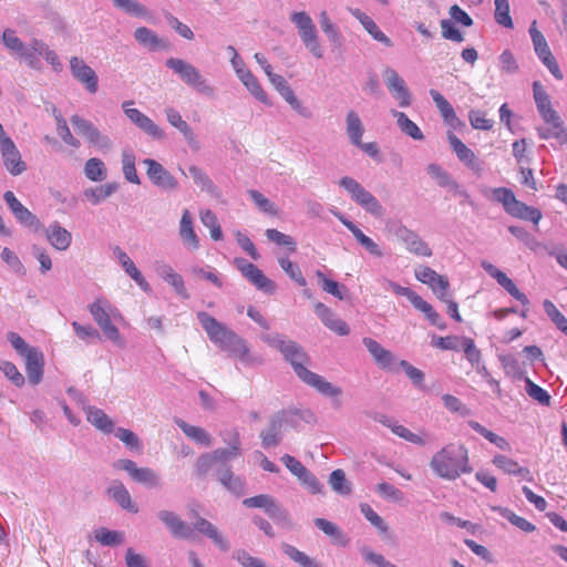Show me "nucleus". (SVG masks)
I'll list each match as a JSON object with an SVG mask.
<instances>
[{
  "instance_id": "55",
  "label": "nucleus",
  "mask_w": 567,
  "mask_h": 567,
  "mask_svg": "<svg viewBox=\"0 0 567 567\" xmlns=\"http://www.w3.org/2000/svg\"><path fill=\"white\" fill-rule=\"evenodd\" d=\"M35 42H43L39 39H32L31 42L27 45H24L23 51H20L18 54L23 61L27 63L28 66L34 70H40L42 68L41 61L39 59L38 51L34 50Z\"/></svg>"
},
{
  "instance_id": "22",
  "label": "nucleus",
  "mask_w": 567,
  "mask_h": 567,
  "mask_svg": "<svg viewBox=\"0 0 567 567\" xmlns=\"http://www.w3.org/2000/svg\"><path fill=\"white\" fill-rule=\"evenodd\" d=\"M287 414V411H280L270 417L268 427L260 433L261 444L265 449L275 447L281 442Z\"/></svg>"
},
{
  "instance_id": "61",
  "label": "nucleus",
  "mask_w": 567,
  "mask_h": 567,
  "mask_svg": "<svg viewBox=\"0 0 567 567\" xmlns=\"http://www.w3.org/2000/svg\"><path fill=\"white\" fill-rule=\"evenodd\" d=\"M114 434L131 451L140 452L142 450L141 440L133 431L124 427H117L116 430L114 429Z\"/></svg>"
},
{
  "instance_id": "52",
  "label": "nucleus",
  "mask_w": 567,
  "mask_h": 567,
  "mask_svg": "<svg viewBox=\"0 0 567 567\" xmlns=\"http://www.w3.org/2000/svg\"><path fill=\"white\" fill-rule=\"evenodd\" d=\"M544 310L556 328L567 336V318L548 299L543 302Z\"/></svg>"
},
{
  "instance_id": "64",
  "label": "nucleus",
  "mask_w": 567,
  "mask_h": 567,
  "mask_svg": "<svg viewBox=\"0 0 567 567\" xmlns=\"http://www.w3.org/2000/svg\"><path fill=\"white\" fill-rule=\"evenodd\" d=\"M233 558L237 560L243 567H267L262 559L251 556L245 549L234 550Z\"/></svg>"
},
{
  "instance_id": "62",
  "label": "nucleus",
  "mask_w": 567,
  "mask_h": 567,
  "mask_svg": "<svg viewBox=\"0 0 567 567\" xmlns=\"http://www.w3.org/2000/svg\"><path fill=\"white\" fill-rule=\"evenodd\" d=\"M353 237L371 256L377 258H382L384 256V251L380 245L367 236L361 229L354 233Z\"/></svg>"
},
{
  "instance_id": "30",
  "label": "nucleus",
  "mask_w": 567,
  "mask_h": 567,
  "mask_svg": "<svg viewBox=\"0 0 567 567\" xmlns=\"http://www.w3.org/2000/svg\"><path fill=\"white\" fill-rule=\"evenodd\" d=\"M83 411L86 414L87 422L91 423L96 430L104 434L114 432L115 424L113 420L102 409L92 405H85L83 406Z\"/></svg>"
},
{
  "instance_id": "20",
  "label": "nucleus",
  "mask_w": 567,
  "mask_h": 567,
  "mask_svg": "<svg viewBox=\"0 0 567 567\" xmlns=\"http://www.w3.org/2000/svg\"><path fill=\"white\" fill-rule=\"evenodd\" d=\"M3 199L14 218L23 226L33 228L35 231L43 228L38 217L32 214L21 202L16 197L14 193L7 190L3 194Z\"/></svg>"
},
{
  "instance_id": "9",
  "label": "nucleus",
  "mask_w": 567,
  "mask_h": 567,
  "mask_svg": "<svg viewBox=\"0 0 567 567\" xmlns=\"http://www.w3.org/2000/svg\"><path fill=\"white\" fill-rule=\"evenodd\" d=\"M290 21L296 25L298 34L309 52L315 58L321 59L323 56V49L319 42L318 31L311 17L305 11L293 12L290 16Z\"/></svg>"
},
{
  "instance_id": "14",
  "label": "nucleus",
  "mask_w": 567,
  "mask_h": 567,
  "mask_svg": "<svg viewBox=\"0 0 567 567\" xmlns=\"http://www.w3.org/2000/svg\"><path fill=\"white\" fill-rule=\"evenodd\" d=\"M115 470L125 471L135 482L145 485L148 488L161 486L158 474L150 467H138L137 464L128 458H120L113 463Z\"/></svg>"
},
{
  "instance_id": "59",
  "label": "nucleus",
  "mask_w": 567,
  "mask_h": 567,
  "mask_svg": "<svg viewBox=\"0 0 567 567\" xmlns=\"http://www.w3.org/2000/svg\"><path fill=\"white\" fill-rule=\"evenodd\" d=\"M316 276L323 291L337 297L340 300L344 298L342 293V290H346L344 286L340 285L339 282L332 279L327 278L321 270H317Z\"/></svg>"
},
{
  "instance_id": "54",
  "label": "nucleus",
  "mask_w": 567,
  "mask_h": 567,
  "mask_svg": "<svg viewBox=\"0 0 567 567\" xmlns=\"http://www.w3.org/2000/svg\"><path fill=\"white\" fill-rule=\"evenodd\" d=\"M266 514L277 524L284 527H291L290 515L276 499L270 504Z\"/></svg>"
},
{
  "instance_id": "13",
  "label": "nucleus",
  "mask_w": 567,
  "mask_h": 567,
  "mask_svg": "<svg viewBox=\"0 0 567 567\" xmlns=\"http://www.w3.org/2000/svg\"><path fill=\"white\" fill-rule=\"evenodd\" d=\"M220 350L227 352L230 357L239 359L245 364L260 363L261 359L249 353L246 341L235 331L229 329L226 336L215 343Z\"/></svg>"
},
{
  "instance_id": "63",
  "label": "nucleus",
  "mask_w": 567,
  "mask_h": 567,
  "mask_svg": "<svg viewBox=\"0 0 567 567\" xmlns=\"http://www.w3.org/2000/svg\"><path fill=\"white\" fill-rule=\"evenodd\" d=\"M278 262L287 276L290 277V279L295 280L301 287L307 285V281L297 264L285 257H279Z\"/></svg>"
},
{
  "instance_id": "24",
  "label": "nucleus",
  "mask_w": 567,
  "mask_h": 567,
  "mask_svg": "<svg viewBox=\"0 0 567 567\" xmlns=\"http://www.w3.org/2000/svg\"><path fill=\"white\" fill-rule=\"evenodd\" d=\"M315 312L322 323L339 336H347L350 332L349 326L340 319L330 308L322 302L315 305Z\"/></svg>"
},
{
  "instance_id": "37",
  "label": "nucleus",
  "mask_w": 567,
  "mask_h": 567,
  "mask_svg": "<svg viewBox=\"0 0 567 567\" xmlns=\"http://www.w3.org/2000/svg\"><path fill=\"white\" fill-rule=\"evenodd\" d=\"M378 421L380 423H382L383 425L390 427L391 431L395 435H398L399 437H401L410 443L416 444L419 446H424L427 443L426 439H424L423 436H421L419 434L411 432L408 427L399 424L396 421H394L388 416L383 415Z\"/></svg>"
},
{
  "instance_id": "35",
  "label": "nucleus",
  "mask_w": 567,
  "mask_h": 567,
  "mask_svg": "<svg viewBox=\"0 0 567 567\" xmlns=\"http://www.w3.org/2000/svg\"><path fill=\"white\" fill-rule=\"evenodd\" d=\"M230 446L225 449H216L213 451L216 464L218 468L229 467L228 462L241 455L239 434L234 432Z\"/></svg>"
},
{
  "instance_id": "27",
  "label": "nucleus",
  "mask_w": 567,
  "mask_h": 567,
  "mask_svg": "<svg viewBox=\"0 0 567 567\" xmlns=\"http://www.w3.org/2000/svg\"><path fill=\"white\" fill-rule=\"evenodd\" d=\"M196 317L202 326V328L207 333L209 340L215 344L218 340H221L226 332L229 331V328L224 324L223 322H219L217 319L212 317L206 311H198L196 313Z\"/></svg>"
},
{
  "instance_id": "40",
  "label": "nucleus",
  "mask_w": 567,
  "mask_h": 567,
  "mask_svg": "<svg viewBox=\"0 0 567 567\" xmlns=\"http://www.w3.org/2000/svg\"><path fill=\"white\" fill-rule=\"evenodd\" d=\"M391 114L396 118V124L403 134L415 141H422L424 138L420 127L413 121H411L405 113L391 110Z\"/></svg>"
},
{
  "instance_id": "58",
  "label": "nucleus",
  "mask_w": 567,
  "mask_h": 567,
  "mask_svg": "<svg viewBox=\"0 0 567 567\" xmlns=\"http://www.w3.org/2000/svg\"><path fill=\"white\" fill-rule=\"evenodd\" d=\"M499 286H502L513 298L518 300L520 303L527 306L529 305V300L526 297L525 293L520 292L519 289L516 287L514 281L506 276L505 272H502L497 278L495 279Z\"/></svg>"
},
{
  "instance_id": "51",
  "label": "nucleus",
  "mask_w": 567,
  "mask_h": 567,
  "mask_svg": "<svg viewBox=\"0 0 567 567\" xmlns=\"http://www.w3.org/2000/svg\"><path fill=\"white\" fill-rule=\"evenodd\" d=\"M493 511L497 512L502 517L506 518L508 522H511L514 526L518 527L519 529L530 533L535 530V526L529 523L524 517H520L516 515L514 512H512L508 508L505 507H493Z\"/></svg>"
},
{
  "instance_id": "44",
  "label": "nucleus",
  "mask_w": 567,
  "mask_h": 567,
  "mask_svg": "<svg viewBox=\"0 0 567 567\" xmlns=\"http://www.w3.org/2000/svg\"><path fill=\"white\" fill-rule=\"evenodd\" d=\"M282 553L289 557L292 561L298 564L300 567H321L317 560L308 556L306 553L301 551L293 545L288 543H282L280 546Z\"/></svg>"
},
{
  "instance_id": "56",
  "label": "nucleus",
  "mask_w": 567,
  "mask_h": 567,
  "mask_svg": "<svg viewBox=\"0 0 567 567\" xmlns=\"http://www.w3.org/2000/svg\"><path fill=\"white\" fill-rule=\"evenodd\" d=\"M72 328L76 337L86 343H92L96 340H101V334L99 330L95 329L92 324H81L78 321H73Z\"/></svg>"
},
{
  "instance_id": "2",
  "label": "nucleus",
  "mask_w": 567,
  "mask_h": 567,
  "mask_svg": "<svg viewBox=\"0 0 567 567\" xmlns=\"http://www.w3.org/2000/svg\"><path fill=\"white\" fill-rule=\"evenodd\" d=\"M430 467L440 478L455 481L463 474L472 473L468 450L461 443H449L431 458Z\"/></svg>"
},
{
  "instance_id": "38",
  "label": "nucleus",
  "mask_w": 567,
  "mask_h": 567,
  "mask_svg": "<svg viewBox=\"0 0 567 567\" xmlns=\"http://www.w3.org/2000/svg\"><path fill=\"white\" fill-rule=\"evenodd\" d=\"M313 523L316 527L331 538L333 544L342 547H346L349 544L348 536L337 524L324 518H316Z\"/></svg>"
},
{
  "instance_id": "5",
  "label": "nucleus",
  "mask_w": 567,
  "mask_h": 567,
  "mask_svg": "<svg viewBox=\"0 0 567 567\" xmlns=\"http://www.w3.org/2000/svg\"><path fill=\"white\" fill-rule=\"evenodd\" d=\"M87 310L106 339L121 348L125 346L124 338L113 323V320L122 319V315L116 307L106 298L101 297L91 302Z\"/></svg>"
},
{
  "instance_id": "57",
  "label": "nucleus",
  "mask_w": 567,
  "mask_h": 567,
  "mask_svg": "<svg viewBox=\"0 0 567 567\" xmlns=\"http://www.w3.org/2000/svg\"><path fill=\"white\" fill-rule=\"evenodd\" d=\"M114 7L133 17H146L147 9L137 0H113Z\"/></svg>"
},
{
  "instance_id": "7",
  "label": "nucleus",
  "mask_w": 567,
  "mask_h": 567,
  "mask_svg": "<svg viewBox=\"0 0 567 567\" xmlns=\"http://www.w3.org/2000/svg\"><path fill=\"white\" fill-rule=\"evenodd\" d=\"M493 198L503 205L504 210L518 219L532 221L535 226L543 218L542 212L518 200L512 189L497 187L492 189Z\"/></svg>"
},
{
  "instance_id": "33",
  "label": "nucleus",
  "mask_w": 567,
  "mask_h": 567,
  "mask_svg": "<svg viewBox=\"0 0 567 567\" xmlns=\"http://www.w3.org/2000/svg\"><path fill=\"white\" fill-rule=\"evenodd\" d=\"M362 342L380 368L392 369L395 359L389 350L384 349L377 340L372 338H363Z\"/></svg>"
},
{
  "instance_id": "60",
  "label": "nucleus",
  "mask_w": 567,
  "mask_h": 567,
  "mask_svg": "<svg viewBox=\"0 0 567 567\" xmlns=\"http://www.w3.org/2000/svg\"><path fill=\"white\" fill-rule=\"evenodd\" d=\"M331 488L340 495H349L351 487L342 470H334L329 477Z\"/></svg>"
},
{
  "instance_id": "8",
  "label": "nucleus",
  "mask_w": 567,
  "mask_h": 567,
  "mask_svg": "<svg viewBox=\"0 0 567 567\" xmlns=\"http://www.w3.org/2000/svg\"><path fill=\"white\" fill-rule=\"evenodd\" d=\"M339 186L342 187L349 194L350 198L368 214L377 218L383 216L384 208L379 199L353 177H342L339 181Z\"/></svg>"
},
{
  "instance_id": "43",
  "label": "nucleus",
  "mask_w": 567,
  "mask_h": 567,
  "mask_svg": "<svg viewBox=\"0 0 567 567\" xmlns=\"http://www.w3.org/2000/svg\"><path fill=\"white\" fill-rule=\"evenodd\" d=\"M218 481L231 493L241 495L244 493L245 483L244 481L235 476L230 471V467L217 468Z\"/></svg>"
},
{
  "instance_id": "25",
  "label": "nucleus",
  "mask_w": 567,
  "mask_h": 567,
  "mask_svg": "<svg viewBox=\"0 0 567 567\" xmlns=\"http://www.w3.org/2000/svg\"><path fill=\"white\" fill-rule=\"evenodd\" d=\"M113 254L118 260L123 270L136 282V285L145 292L151 291V286L137 269L130 256L118 246H115Z\"/></svg>"
},
{
  "instance_id": "21",
  "label": "nucleus",
  "mask_w": 567,
  "mask_h": 567,
  "mask_svg": "<svg viewBox=\"0 0 567 567\" xmlns=\"http://www.w3.org/2000/svg\"><path fill=\"white\" fill-rule=\"evenodd\" d=\"M384 83L392 94V96L399 102L401 107H408L411 105V94L405 85L404 80L399 75V73L391 69L386 68L383 71Z\"/></svg>"
},
{
  "instance_id": "29",
  "label": "nucleus",
  "mask_w": 567,
  "mask_h": 567,
  "mask_svg": "<svg viewBox=\"0 0 567 567\" xmlns=\"http://www.w3.org/2000/svg\"><path fill=\"white\" fill-rule=\"evenodd\" d=\"M45 238L56 250H66L72 243L71 233L63 228L58 221H54L45 228Z\"/></svg>"
},
{
  "instance_id": "49",
  "label": "nucleus",
  "mask_w": 567,
  "mask_h": 567,
  "mask_svg": "<svg viewBox=\"0 0 567 567\" xmlns=\"http://www.w3.org/2000/svg\"><path fill=\"white\" fill-rule=\"evenodd\" d=\"M94 538L104 546H118L124 542V533L100 527L94 530Z\"/></svg>"
},
{
  "instance_id": "42",
  "label": "nucleus",
  "mask_w": 567,
  "mask_h": 567,
  "mask_svg": "<svg viewBox=\"0 0 567 567\" xmlns=\"http://www.w3.org/2000/svg\"><path fill=\"white\" fill-rule=\"evenodd\" d=\"M493 464L499 470L504 471L509 475H519L525 478H529V470L527 467H522L519 464L505 455L498 454L493 458Z\"/></svg>"
},
{
  "instance_id": "17",
  "label": "nucleus",
  "mask_w": 567,
  "mask_h": 567,
  "mask_svg": "<svg viewBox=\"0 0 567 567\" xmlns=\"http://www.w3.org/2000/svg\"><path fill=\"white\" fill-rule=\"evenodd\" d=\"M234 264L241 275L251 282L257 289L265 292H274L275 284L254 264L247 261L244 258H235Z\"/></svg>"
},
{
  "instance_id": "28",
  "label": "nucleus",
  "mask_w": 567,
  "mask_h": 567,
  "mask_svg": "<svg viewBox=\"0 0 567 567\" xmlns=\"http://www.w3.org/2000/svg\"><path fill=\"white\" fill-rule=\"evenodd\" d=\"M155 272L164 281L171 285L177 295L184 298L188 297L185 289L183 277L179 274H177L169 264L164 261L156 262Z\"/></svg>"
},
{
  "instance_id": "19",
  "label": "nucleus",
  "mask_w": 567,
  "mask_h": 567,
  "mask_svg": "<svg viewBox=\"0 0 567 567\" xmlns=\"http://www.w3.org/2000/svg\"><path fill=\"white\" fill-rule=\"evenodd\" d=\"M146 166V175L150 181L163 190H175L178 187L177 179L157 161L145 158L142 162Z\"/></svg>"
},
{
  "instance_id": "10",
  "label": "nucleus",
  "mask_w": 567,
  "mask_h": 567,
  "mask_svg": "<svg viewBox=\"0 0 567 567\" xmlns=\"http://www.w3.org/2000/svg\"><path fill=\"white\" fill-rule=\"evenodd\" d=\"M391 231L408 252L419 257H431L433 255L430 245L416 231L410 229L402 223L394 224Z\"/></svg>"
},
{
  "instance_id": "36",
  "label": "nucleus",
  "mask_w": 567,
  "mask_h": 567,
  "mask_svg": "<svg viewBox=\"0 0 567 567\" xmlns=\"http://www.w3.org/2000/svg\"><path fill=\"white\" fill-rule=\"evenodd\" d=\"M430 95L435 103V106L437 107L443 121L452 127L460 125L461 121L456 116V113L451 103L434 89L430 90Z\"/></svg>"
},
{
  "instance_id": "1",
  "label": "nucleus",
  "mask_w": 567,
  "mask_h": 567,
  "mask_svg": "<svg viewBox=\"0 0 567 567\" xmlns=\"http://www.w3.org/2000/svg\"><path fill=\"white\" fill-rule=\"evenodd\" d=\"M261 340L281 352L285 360L290 363L293 372L303 383L329 398H339L342 394L341 388L307 369V365L310 364V358L299 343L279 333L265 334Z\"/></svg>"
},
{
  "instance_id": "53",
  "label": "nucleus",
  "mask_w": 567,
  "mask_h": 567,
  "mask_svg": "<svg viewBox=\"0 0 567 567\" xmlns=\"http://www.w3.org/2000/svg\"><path fill=\"white\" fill-rule=\"evenodd\" d=\"M495 3V12L494 18L495 21L504 27L512 29L514 27L512 17L509 14V2L508 0H494Z\"/></svg>"
},
{
  "instance_id": "32",
  "label": "nucleus",
  "mask_w": 567,
  "mask_h": 567,
  "mask_svg": "<svg viewBox=\"0 0 567 567\" xmlns=\"http://www.w3.org/2000/svg\"><path fill=\"white\" fill-rule=\"evenodd\" d=\"M179 237L185 247L196 250L199 247V238L194 230L193 217L188 209H184L179 220Z\"/></svg>"
},
{
  "instance_id": "48",
  "label": "nucleus",
  "mask_w": 567,
  "mask_h": 567,
  "mask_svg": "<svg viewBox=\"0 0 567 567\" xmlns=\"http://www.w3.org/2000/svg\"><path fill=\"white\" fill-rule=\"evenodd\" d=\"M122 171L127 182L136 185L141 184V179L135 168V155L130 148L122 151Z\"/></svg>"
},
{
  "instance_id": "34",
  "label": "nucleus",
  "mask_w": 567,
  "mask_h": 567,
  "mask_svg": "<svg viewBox=\"0 0 567 567\" xmlns=\"http://www.w3.org/2000/svg\"><path fill=\"white\" fill-rule=\"evenodd\" d=\"M107 495L123 509L134 514L138 512V507L132 501V497L123 483L114 481L107 488Z\"/></svg>"
},
{
  "instance_id": "6",
  "label": "nucleus",
  "mask_w": 567,
  "mask_h": 567,
  "mask_svg": "<svg viewBox=\"0 0 567 567\" xmlns=\"http://www.w3.org/2000/svg\"><path fill=\"white\" fill-rule=\"evenodd\" d=\"M165 64L175 74H177L186 85L194 89L197 93L208 97H213L215 95V87L192 63L183 59L169 58L166 60Z\"/></svg>"
},
{
  "instance_id": "31",
  "label": "nucleus",
  "mask_w": 567,
  "mask_h": 567,
  "mask_svg": "<svg viewBox=\"0 0 567 567\" xmlns=\"http://www.w3.org/2000/svg\"><path fill=\"white\" fill-rule=\"evenodd\" d=\"M351 14L360 21L364 30L378 42L383 45L391 48L393 47V42L391 39L383 33L374 20L369 17L367 13L362 12L360 9H351Z\"/></svg>"
},
{
  "instance_id": "39",
  "label": "nucleus",
  "mask_w": 567,
  "mask_h": 567,
  "mask_svg": "<svg viewBox=\"0 0 567 567\" xmlns=\"http://www.w3.org/2000/svg\"><path fill=\"white\" fill-rule=\"evenodd\" d=\"M176 425L183 431V433L194 442L204 445L206 447L213 444V439L210 434L203 427L190 425L185 421L177 419L175 421Z\"/></svg>"
},
{
  "instance_id": "41",
  "label": "nucleus",
  "mask_w": 567,
  "mask_h": 567,
  "mask_svg": "<svg viewBox=\"0 0 567 567\" xmlns=\"http://www.w3.org/2000/svg\"><path fill=\"white\" fill-rule=\"evenodd\" d=\"M346 132L353 145H360L364 127L360 116L354 111H349L346 117Z\"/></svg>"
},
{
  "instance_id": "3",
  "label": "nucleus",
  "mask_w": 567,
  "mask_h": 567,
  "mask_svg": "<svg viewBox=\"0 0 567 567\" xmlns=\"http://www.w3.org/2000/svg\"><path fill=\"white\" fill-rule=\"evenodd\" d=\"M156 515L175 538L192 539L194 538L195 529L212 539L220 550L228 551L230 548L229 542L220 534L217 527L205 518H198L194 524V528H192L173 511L161 509Z\"/></svg>"
},
{
  "instance_id": "50",
  "label": "nucleus",
  "mask_w": 567,
  "mask_h": 567,
  "mask_svg": "<svg viewBox=\"0 0 567 567\" xmlns=\"http://www.w3.org/2000/svg\"><path fill=\"white\" fill-rule=\"evenodd\" d=\"M84 174L92 182H102L106 178V167L103 161L92 157L84 165Z\"/></svg>"
},
{
  "instance_id": "15",
  "label": "nucleus",
  "mask_w": 567,
  "mask_h": 567,
  "mask_svg": "<svg viewBox=\"0 0 567 567\" xmlns=\"http://www.w3.org/2000/svg\"><path fill=\"white\" fill-rule=\"evenodd\" d=\"M70 122L75 132L82 135L91 145L99 150H109L112 146L109 136L102 134L91 121L74 114Z\"/></svg>"
},
{
  "instance_id": "47",
  "label": "nucleus",
  "mask_w": 567,
  "mask_h": 567,
  "mask_svg": "<svg viewBox=\"0 0 567 567\" xmlns=\"http://www.w3.org/2000/svg\"><path fill=\"white\" fill-rule=\"evenodd\" d=\"M319 23L321 27V30L327 35L328 40L333 45H341L342 42V35L340 33L339 28L331 21L328 12L326 10L321 11L319 14Z\"/></svg>"
},
{
  "instance_id": "18",
  "label": "nucleus",
  "mask_w": 567,
  "mask_h": 567,
  "mask_svg": "<svg viewBox=\"0 0 567 567\" xmlns=\"http://www.w3.org/2000/svg\"><path fill=\"white\" fill-rule=\"evenodd\" d=\"M70 71L72 76L81 83L84 89L94 94L99 90V78L96 72L87 65L83 59L72 56L70 59Z\"/></svg>"
},
{
  "instance_id": "16",
  "label": "nucleus",
  "mask_w": 567,
  "mask_h": 567,
  "mask_svg": "<svg viewBox=\"0 0 567 567\" xmlns=\"http://www.w3.org/2000/svg\"><path fill=\"white\" fill-rule=\"evenodd\" d=\"M133 104V101H124L122 103V110L126 117L152 138L163 140L165 137L163 130L146 114L137 109L131 107Z\"/></svg>"
},
{
  "instance_id": "26",
  "label": "nucleus",
  "mask_w": 567,
  "mask_h": 567,
  "mask_svg": "<svg viewBox=\"0 0 567 567\" xmlns=\"http://www.w3.org/2000/svg\"><path fill=\"white\" fill-rule=\"evenodd\" d=\"M23 360L29 383L38 385L42 381L44 373V355L42 351L37 349L24 357Z\"/></svg>"
},
{
  "instance_id": "4",
  "label": "nucleus",
  "mask_w": 567,
  "mask_h": 567,
  "mask_svg": "<svg viewBox=\"0 0 567 567\" xmlns=\"http://www.w3.org/2000/svg\"><path fill=\"white\" fill-rule=\"evenodd\" d=\"M533 96L536 109L544 122V126H537L536 131L542 140L554 138L559 145L567 143V128L558 112L553 107L550 96L540 82L533 83Z\"/></svg>"
},
{
  "instance_id": "12",
  "label": "nucleus",
  "mask_w": 567,
  "mask_h": 567,
  "mask_svg": "<svg viewBox=\"0 0 567 567\" xmlns=\"http://www.w3.org/2000/svg\"><path fill=\"white\" fill-rule=\"evenodd\" d=\"M0 154L3 161V165L7 171L13 175H21L25 169L27 165L21 158V154L16 146L14 142L8 136L0 123Z\"/></svg>"
},
{
  "instance_id": "46",
  "label": "nucleus",
  "mask_w": 567,
  "mask_h": 567,
  "mask_svg": "<svg viewBox=\"0 0 567 567\" xmlns=\"http://www.w3.org/2000/svg\"><path fill=\"white\" fill-rule=\"evenodd\" d=\"M135 40L143 47L150 50H156L158 48H164L165 42L158 38V35L151 29L146 27H140L134 31Z\"/></svg>"
},
{
  "instance_id": "23",
  "label": "nucleus",
  "mask_w": 567,
  "mask_h": 567,
  "mask_svg": "<svg viewBox=\"0 0 567 567\" xmlns=\"http://www.w3.org/2000/svg\"><path fill=\"white\" fill-rule=\"evenodd\" d=\"M449 143L457 158L470 169L480 174L483 169L482 162L477 159L474 152L468 148L455 134L449 133Z\"/></svg>"
},
{
  "instance_id": "45",
  "label": "nucleus",
  "mask_w": 567,
  "mask_h": 567,
  "mask_svg": "<svg viewBox=\"0 0 567 567\" xmlns=\"http://www.w3.org/2000/svg\"><path fill=\"white\" fill-rule=\"evenodd\" d=\"M188 174L193 178L194 183L198 187H200L202 190L207 192L208 194L212 195L219 194L218 187L200 167L196 165H190L188 167Z\"/></svg>"
},
{
  "instance_id": "11",
  "label": "nucleus",
  "mask_w": 567,
  "mask_h": 567,
  "mask_svg": "<svg viewBox=\"0 0 567 567\" xmlns=\"http://www.w3.org/2000/svg\"><path fill=\"white\" fill-rule=\"evenodd\" d=\"M528 32L537 58L543 62V64L548 69V71L553 74L555 79L563 80V72L560 71V68L549 49L547 40L545 39L544 34L537 29L536 21H533L530 23Z\"/></svg>"
}]
</instances>
